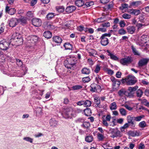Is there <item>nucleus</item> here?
Returning a JSON list of instances; mask_svg holds the SVG:
<instances>
[{
  "label": "nucleus",
  "mask_w": 149,
  "mask_h": 149,
  "mask_svg": "<svg viewBox=\"0 0 149 149\" xmlns=\"http://www.w3.org/2000/svg\"><path fill=\"white\" fill-rule=\"evenodd\" d=\"M63 116L66 119H71L74 117L76 115L74 112L72 107L67 108L64 109L62 113Z\"/></svg>",
  "instance_id": "nucleus-1"
},
{
  "label": "nucleus",
  "mask_w": 149,
  "mask_h": 149,
  "mask_svg": "<svg viewBox=\"0 0 149 149\" xmlns=\"http://www.w3.org/2000/svg\"><path fill=\"white\" fill-rule=\"evenodd\" d=\"M77 59L74 56H70L65 60L63 64L65 67L68 69H71L76 63Z\"/></svg>",
  "instance_id": "nucleus-2"
},
{
  "label": "nucleus",
  "mask_w": 149,
  "mask_h": 149,
  "mask_svg": "<svg viewBox=\"0 0 149 149\" xmlns=\"http://www.w3.org/2000/svg\"><path fill=\"white\" fill-rule=\"evenodd\" d=\"M137 81V79L134 76L129 75L128 76L127 84L128 85H132L134 84Z\"/></svg>",
  "instance_id": "nucleus-3"
},
{
  "label": "nucleus",
  "mask_w": 149,
  "mask_h": 149,
  "mask_svg": "<svg viewBox=\"0 0 149 149\" xmlns=\"http://www.w3.org/2000/svg\"><path fill=\"white\" fill-rule=\"evenodd\" d=\"M133 61V59L131 56H128L121 59L120 62L122 65H125L131 63Z\"/></svg>",
  "instance_id": "nucleus-4"
},
{
  "label": "nucleus",
  "mask_w": 149,
  "mask_h": 149,
  "mask_svg": "<svg viewBox=\"0 0 149 149\" xmlns=\"http://www.w3.org/2000/svg\"><path fill=\"white\" fill-rule=\"evenodd\" d=\"M138 87L137 86H136L133 87H129L128 88L127 91V96L130 97L133 96L134 92L137 89Z\"/></svg>",
  "instance_id": "nucleus-5"
},
{
  "label": "nucleus",
  "mask_w": 149,
  "mask_h": 149,
  "mask_svg": "<svg viewBox=\"0 0 149 149\" xmlns=\"http://www.w3.org/2000/svg\"><path fill=\"white\" fill-rule=\"evenodd\" d=\"M127 122L130 124L131 128H134L135 127L136 123L134 121V116L132 117L130 115L128 116L127 117Z\"/></svg>",
  "instance_id": "nucleus-6"
},
{
  "label": "nucleus",
  "mask_w": 149,
  "mask_h": 149,
  "mask_svg": "<svg viewBox=\"0 0 149 149\" xmlns=\"http://www.w3.org/2000/svg\"><path fill=\"white\" fill-rule=\"evenodd\" d=\"M8 22L10 27H13L18 24V19L16 18H13L8 20Z\"/></svg>",
  "instance_id": "nucleus-7"
},
{
  "label": "nucleus",
  "mask_w": 149,
  "mask_h": 149,
  "mask_svg": "<svg viewBox=\"0 0 149 149\" xmlns=\"http://www.w3.org/2000/svg\"><path fill=\"white\" fill-rule=\"evenodd\" d=\"M9 44L4 40L0 41V48L1 50H7L9 47Z\"/></svg>",
  "instance_id": "nucleus-8"
},
{
  "label": "nucleus",
  "mask_w": 149,
  "mask_h": 149,
  "mask_svg": "<svg viewBox=\"0 0 149 149\" xmlns=\"http://www.w3.org/2000/svg\"><path fill=\"white\" fill-rule=\"evenodd\" d=\"M111 80L112 82V86L115 87H119L120 84V81L118 79H116L114 77L112 76L111 77Z\"/></svg>",
  "instance_id": "nucleus-9"
},
{
  "label": "nucleus",
  "mask_w": 149,
  "mask_h": 149,
  "mask_svg": "<svg viewBox=\"0 0 149 149\" xmlns=\"http://www.w3.org/2000/svg\"><path fill=\"white\" fill-rule=\"evenodd\" d=\"M32 22L33 25L36 27L40 26L42 24L41 20L38 18H33L32 19Z\"/></svg>",
  "instance_id": "nucleus-10"
},
{
  "label": "nucleus",
  "mask_w": 149,
  "mask_h": 149,
  "mask_svg": "<svg viewBox=\"0 0 149 149\" xmlns=\"http://www.w3.org/2000/svg\"><path fill=\"white\" fill-rule=\"evenodd\" d=\"M100 39V43L103 46H105L109 43V40L107 38H104L101 36Z\"/></svg>",
  "instance_id": "nucleus-11"
},
{
  "label": "nucleus",
  "mask_w": 149,
  "mask_h": 149,
  "mask_svg": "<svg viewBox=\"0 0 149 149\" xmlns=\"http://www.w3.org/2000/svg\"><path fill=\"white\" fill-rule=\"evenodd\" d=\"M128 12L132 15L137 16L141 13L140 10L136 9H130L128 10Z\"/></svg>",
  "instance_id": "nucleus-12"
},
{
  "label": "nucleus",
  "mask_w": 149,
  "mask_h": 149,
  "mask_svg": "<svg viewBox=\"0 0 149 149\" xmlns=\"http://www.w3.org/2000/svg\"><path fill=\"white\" fill-rule=\"evenodd\" d=\"M148 62V60L146 58H143L140 60L138 63L139 67H142L146 65Z\"/></svg>",
  "instance_id": "nucleus-13"
},
{
  "label": "nucleus",
  "mask_w": 149,
  "mask_h": 149,
  "mask_svg": "<svg viewBox=\"0 0 149 149\" xmlns=\"http://www.w3.org/2000/svg\"><path fill=\"white\" fill-rule=\"evenodd\" d=\"M81 126L84 128L86 129V132H89L91 131L89 129V128L91 126V124L89 122H84L83 123Z\"/></svg>",
  "instance_id": "nucleus-14"
},
{
  "label": "nucleus",
  "mask_w": 149,
  "mask_h": 149,
  "mask_svg": "<svg viewBox=\"0 0 149 149\" xmlns=\"http://www.w3.org/2000/svg\"><path fill=\"white\" fill-rule=\"evenodd\" d=\"M128 33L131 34H133L135 31V27L133 26H128L127 28Z\"/></svg>",
  "instance_id": "nucleus-15"
},
{
  "label": "nucleus",
  "mask_w": 149,
  "mask_h": 149,
  "mask_svg": "<svg viewBox=\"0 0 149 149\" xmlns=\"http://www.w3.org/2000/svg\"><path fill=\"white\" fill-rule=\"evenodd\" d=\"M76 9L75 6H69L66 8V11L68 13H72Z\"/></svg>",
  "instance_id": "nucleus-16"
},
{
  "label": "nucleus",
  "mask_w": 149,
  "mask_h": 149,
  "mask_svg": "<svg viewBox=\"0 0 149 149\" xmlns=\"http://www.w3.org/2000/svg\"><path fill=\"white\" fill-rule=\"evenodd\" d=\"M49 123L51 126L53 127L57 126L58 122L54 118H51L49 120Z\"/></svg>",
  "instance_id": "nucleus-17"
},
{
  "label": "nucleus",
  "mask_w": 149,
  "mask_h": 149,
  "mask_svg": "<svg viewBox=\"0 0 149 149\" xmlns=\"http://www.w3.org/2000/svg\"><path fill=\"white\" fill-rule=\"evenodd\" d=\"M43 35L45 38L49 39L52 37V33L50 31H47L43 33Z\"/></svg>",
  "instance_id": "nucleus-18"
},
{
  "label": "nucleus",
  "mask_w": 149,
  "mask_h": 149,
  "mask_svg": "<svg viewBox=\"0 0 149 149\" xmlns=\"http://www.w3.org/2000/svg\"><path fill=\"white\" fill-rule=\"evenodd\" d=\"M53 40L54 42L58 44H60L62 41L61 38L58 36H54L53 38Z\"/></svg>",
  "instance_id": "nucleus-19"
},
{
  "label": "nucleus",
  "mask_w": 149,
  "mask_h": 149,
  "mask_svg": "<svg viewBox=\"0 0 149 149\" xmlns=\"http://www.w3.org/2000/svg\"><path fill=\"white\" fill-rule=\"evenodd\" d=\"M127 91H126L124 89H121L118 92V95L120 96H122L124 95H125L127 96Z\"/></svg>",
  "instance_id": "nucleus-20"
},
{
  "label": "nucleus",
  "mask_w": 149,
  "mask_h": 149,
  "mask_svg": "<svg viewBox=\"0 0 149 149\" xmlns=\"http://www.w3.org/2000/svg\"><path fill=\"white\" fill-rule=\"evenodd\" d=\"M107 52L108 54V55L110 56L111 59L115 61H117L118 59V57L111 53L109 50H107Z\"/></svg>",
  "instance_id": "nucleus-21"
},
{
  "label": "nucleus",
  "mask_w": 149,
  "mask_h": 149,
  "mask_svg": "<svg viewBox=\"0 0 149 149\" xmlns=\"http://www.w3.org/2000/svg\"><path fill=\"white\" fill-rule=\"evenodd\" d=\"M76 6L78 7H81L84 5V2L83 0H76L75 3Z\"/></svg>",
  "instance_id": "nucleus-22"
},
{
  "label": "nucleus",
  "mask_w": 149,
  "mask_h": 149,
  "mask_svg": "<svg viewBox=\"0 0 149 149\" xmlns=\"http://www.w3.org/2000/svg\"><path fill=\"white\" fill-rule=\"evenodd\" d=\"M132 52L134 55L140 56V53L137 50L136 48L133 45L131 46Z\"/></svg>",
  "instance_id": "nucleus-23"
},
{
  "label": "nucleus",
  "mask_w": 149,
  "mask_h": 149,
  "mask_svg": "<svg viewBox=\"0 0 149 149\" xmlns=\"http://www.w3.org/2000/svg\"><path fill=\"white\" fill-rule=\"evenodd\" d=\"M63 46L65 48V50H71L72 49V46L70 43L66 42L64 43Z\"/></svg>",
  "instance_id": "nucleus-24"
},
{
  "label": "nucleus",
  "mask_w": 149,
  "mask_h": 149,
  "mask_svg": "<svg viewBox=\"0 0 149 149\" xmlns=\"http://www.w3.org/2000/svg\"><path fill=\"white\" fill-rule=\"evenodd\" d=\"M81 72L82 74H88L90 72V70L89 68H82Z\"/></svg>",
  "instance_id": "nucleus-25"
},
{
  "label": "nucleus",
  "mask_w": 149,
  "mask_h": 149,
  "mask_svg": "<svg viewBox=\"0 0 149 149\" xmlns=\"http://www.w3.org/2000/svg\"><path fill=\"white\" fill-rule=\"evenodd\" d=\"M85 115L86 116H90L92 113L91 110L89 108H86L84 110Z\"/></svg>",
  "instance_id": "nucleus-26"
},
{
  "label": "nucleus",
  "mask_w": 149,
  "mask_h": 149,
  "mask_svg": "<svg viewBox=\"0 0 149 149\" xmlns=\"http://www.w3.org/2000/svg\"><path fill=\"white\" fill-rule=\"evenodd\" d=\"M84 106L86 107H90L92 104L91 102L88 100H84Z\"/></svg>",
  "instance_id": "nucleus-27"
},
{
  "label": "nucleus",
  "mask_w": 149,
  "mask_h": 149,
  "mask_svg": "<svg viewBox=\"0 0 149 149\" xmlns=\"http://www.w3.org/2000/svg\"><path fill=\"white\" fill-rule=\"evenodd\" d=\"M129 133L130 135L132 137L138 136L139 135V132L136 131H130Z\"/></svg>",
  "instance_id": "nucleus-28"
},
{
  "label": "nucleus",
  "mask_w": 149,
  "mask_h": 149,
  "mask_svg": "<svg viewBox=\"0 0 149 149\" xmlns=\"http://www.w3.org/2000/svg\"><path fill=\"white\" fill-rule=\"evenodd\" d=\"M114 134L116 137H120L123 136L122 133L117 129L116 131Z\"/></svg>",
  "instance_id": "nucleus-29"
},
{
  "label": "nucleus",
  "mask_w": 149,
  "mask_h": 149,
  "mask_svg": "<svg viewBox=\"0 0 149 149\" xmlns=\"http://www.w3.org/2000/svg\"><path fill=\"white\" fill-rule=\"evenodd\" d=\"M27 18L26 17H23L18 19V23L21 22L22 24H25L27 22Z\"/></svg>",
  "instance_id": "nucleus-30"
},
{
  "label": "nucleus",
  "mask_w": 149,
  "mask_h": 149,
  "mask_svg": "<svg viewBox=\"0 0 149 149\" xmlns=\"http://www.w3.org/2000/svg\"><path fill=\"white\" fill-rule=\"evenodd\" d=\"M96 86L95 84H92L90 86L91 88L90 89V91L92 92H97Z\"/></svg>",
  "instance_id": "nucleus-31"
},
{
  "label": "nucleus",
  "mask_w": 149,
  "mask_h": 149,
  "mask_svg": "<svg viewBox=\"0 0 149 149\" xmlns=\"http://www.w3.org/2000/svg\"><path fill=\"white\" fill-rule=\"evenodd\" d=\"M89 55L90 56H95V55L97 54V52L94 49H91L89 52Z\"/></svg>",
  "instance_id": "nucleus-32"
},
{
  "label": "nucleus",
  "mask_w": 149,
  "mask_h": 149,
  "mask_svg": "<svg viewBox=\"0 0 149 149\" xmlns=\"http://www.w3.org/2000/svg\"><path fill=\"white\" fill-rule=\"evenodd\" d=\"M94 4V2L93 1L87 2L84 5V8H86L89 7Z\"/></svg>",
  "instance_id": "nucleus-33"
},
{
  "label": "nucleus",
  "mask_w": 149,
  "mask_h": 149,
  "mask_svg": "<svg viewBox=\"0 0 149 149\" xmlns=\"http://www.w3.org/2000/svg\"><path fill=\"white\" fill-rule=\"evenodd\" d=\"M93 139V137L92 136H87L85 138V141L88 142L90 143L92 142Z\"/></svg>",
  "instance_id": "nucleus-34"
},
{
  "label": "nucleus",
  "mask_w": 149,
  "mask_h": 149,
  "mask_svg": "<svg viewBox=\"0 0 149 149\" xmlns=\"http://www.w3.org/2000/svg\"><path fill=\"white\" fill-rule=\"evenodd\" d=\"M143 92L141 89H139L137 90L136 92V96L137 97H141L143 94Z\"/></svg>",
  "instance_id": "nucleus-35"
},
{
  "label": "nucleus",
  "mask_w": 149,
  "mask_h": 149,
  "mask_svg": "<svg viewBox=\"0 0 149 149\" xmlns=\"http://www.w3.org/2000/svg\"><path fill=\"white\" fill-rule=\"evenodd\" d=\"M120 114L123 116H125L126 115L127 113L126 111L123 108H121L119 110Z\"/></svg>",
  "instance_id": "nucleus-36"
},
{
  "label": "nucleus",
  "mask_w": 149,
  "mask_h": 149,
  "mask_svg": "<svg viewBox=\"0 0 149 149\" xmlns=\"http://www.w3.org/2000/svg\"><path fill=\"white\" fill-rule=\"evenodd\" d=\"M101 69V67L100 66V64H97L95 66V68L94 70V72L96 73H98L100 71Z\"/></svg>",
  "instance_id": "nucleus-37"
},
{
  "label": "nucleus",
  "mask_w": 149,
  "mask_h": 149,
  "mask_svg": "<svg viewBox=\"0 0 149 149\" xmlns=\"http://www.w3.org/2000/svg\"><path fill=\"white\" fill-rule=\"evenodd\" d=\"M55 16L54 13H49L47 15L46 18L48 20L52 19Z\"/></svg>",
  "instance_id": "nucleus-38"
},
{
  "label": "nucleus",
  "mask_w": 149,
  "mask_h": 149,
  "mask_svg": "<svg viewBox=\"0 0 149 149\" xmlns=\"http://www.w3.org/2000/svg\"><path fill=\"white\" fill-rule=\"evenodd\" d=\"M110 109L111 110H115L117 108V105L116 103L115 102H113L111 103L110 104Z\"/></svg>",
  "instance_id": "nucleus-39"
},
{
  "label": "nucleus",
  "mask_w": 149,
  "mask_h": 149,
  "mask_svg": "<svg viewBox=\"0 0 149 149\" xmlns=\"http://www.w3.org/2000/svg\"><path fill=\"white\" fill-rule=\"evenodd\" d=\"M134 117L135 121L137 122H139L141 121V119L144 117V116L143 115H141L136 117L134 116Z\"/></svg>",
  "instance_id": "nucleus-40"
},
{
  "label": "nucleus",
  "mask_w": 149,
  "mask_h": 149,
  "mask_svg": "<svg viewBox=\"0 0 149 149\" xmlns=\"http://www.w3.org/2000/svg\"><path fill=\"white\" fill-rule=\"evenodd\" d=\"M148 38V37L146 35H143L141 37V40L143 41V42L145 43H146L148 42L147 40Z\"/></svg>",
  "instance_id": "nucleus-41"
},
{
  "label": "nucleus",
  "mask_w": 149,
  "mask_h": 149,
  "mask_svg": "<svg viewBox=\"0 0 149 149\" xmlns=\"http://www.w3.org/2000/svg\"><path fill=\"white\" fill-rule=\"evenodd\" d=\"M138 125L140 127L143 128L146 126V124L145 121H143L139 123Z\"/></svg>",
  "instance_id": "nucleus-42"
},
{
  "label": "nucleus",
  "mask_w": 149,
  "mask_h": 149,
  "mask_svg": "<svg viewBox=\"0 0 149 149\" xmlns=\"http://www.w3.org/2000/svg\"><path fill=\"white\" fill-rule=\"evenodd\" d=\"M118 33L120 35H123L126 34L127 32L123 28H121L118 30Z\"/></svg>",
  "instance_id": "nucleus-43"
},
{
  "label": "nucleus",
  "mask_w": 149,
  "mask_h": 149,
  "mask_svg": "<svg viewBox=\"0 0 149 149\" xmlns=\"http://www.w3.org/2000/svg\"><path fill=\"white\" fill-rule=\"evenodd\" d=\"M46 25L47 28L48 29H53L54 28V26L50 23H47Z\"/></svg>",
  "instance_id": "nucleus-44"
},
{
  "label": "nucleus",
  "mask_w": 149,
  "mask_h": 149,
  "mask_svg": "<svg viewBox=\"0 0 149 149\" xmlns=\"http://www.w3.org/2000/svg\"><path fill=\"white\" fill-rule=\"evenodd\" d=\"M94 100L95 102L96 103L97 106L100 107L99 105L100 103V99L97 97L96 96L94 97Z\"/></svg>",
  "instance_id": "nucleus-45"
},
{
  "label": "nucleus",
  "mask_w": 149,
  "mask_h": 149,
  "mask_svg": "<svg viewBox=\"0 0 149 149\" xmlns=\"http://www.w3.org/2000/svg\"><path fill=\"white\" fill-rule=\"evenodd\" d=\"M107 31V29L106 28L103 27L102 28H99L97 29L96 31L97 32L101 31L102 32H105Z\"/></svg>",
  "instance_id": "nucleus-46"
},
{
  "label": "nucleus",
  "mask_w": 149,
  "mask_h": 149,
  "mask_svg": "<svg viewBox=\"0 0 149 149\" xmlns=\"http://www.w3.org/2000/svg\"><path fill=\"white\" fill-rule=\"evenodd\" d=\"M91 80V79L89 77H84L82 79V81L84 83L89 82Z\"/></svg>",
  "instance_id": "nucleus-47"
},
{
  "label": "nucleus",
  "mask_w": 149,
  "mask_h": 149,
  "mask_svg": "<svg viewBox=\"0 0 149 149\" xmlns=\"http://www.w3.org/2000/svg\"><path fill=\"white\" fill-rule=\"evenodd\" d=\"M122 17L125 19H130L131 16L130 15L124 13L122 15Z\"/></svg>",
  "instance_id": "nucleus-48"
},
{
  "label": "nucleus",
  "mask_w": 149,
  "mask_h": 149,
  "mask_svg": "<svg viewBox=\"0 0 149 149\" xmlns=\"http://www.w3.org/2000/svg\"><path fill=\"white\" fill-rule=\"evenodd\" d=\"M141 3L140 1L133 2L131 3V5L132 6H138Z\"/></svg>",
  "instance_id": "nucleus-49"
},
{
  "label": "nucleus",
  "mask_w": 149,
  "mask_h": 149,
  "mask_svg": "<svg viewBox=\"0 0 149 149\" xmlns=\"http://www.w3.org/2000/svg\"><path fill=\"white\" fill-rule=\"evenodd\" d=\"M82 86L81 85H75L72 87V88L73 90H78L81 88Z\"/></svg>",
  "instance_id": "nucleus-50"
},
{
  "label": "nucleus",
  "mask_w": 149,
  "mask_h": 149,
  "mask_svg": "<svg viewBox=\"0 0 149 149\" xmlns=\"http://www.w3.org/2000/svg\"><path fill=\"white\" fill-rule=\"evenodd\" d=\"M23 140H25L27 142H30V143H32L33 141V139L29 137H25L23 139Z\"/></svg>",
  "instance_id": "nucleus-51"
},
{
  "label": "nucleus",
  "mask_w": 149,
  "mask_h": 149,
  "mask_svg": "<svg viewBox=\"0 0 149 149\" xmlns=\"http://www.w3.org/2000/svg\"><path fill=\"white\" fill-rule=\"evenodd\" d=\"M31 38L35 42H36L38 40L39 38L36 35L31 36Z\"/></svg>",
  "instance_id": "nucleus-52"
},
{
  "label": "nucleus",
  "mask_w": 149,
  "mask_h": 149,
  "mask_svg": "<svg viewBox=\"0 0 149 149\" xmlns=\"http://www.w3.org/2000/svg\"><path fill=\"white\" fill-rule=\"evenodd\" d=\"M101 26L104 28H107L110 26V23L109 22L104 23L101 24Z\"/></svg>",
  "instance_id": "nucleus-53"
},
{
  "label": "nucleus",
  "mask_w": 149,
  "mask_h": 149,
  "mask_svg": "<svg viewBox=\"0 0 149 149\" xmlns=\"http://www.w3.org/2000/svg\"><path fill=\"white\" fill-rule=\"evenodd\" d=\"M16 12V10L14 8H10L8 13L10 15H13Z\"/></svg>",
  "instance_id": "nucleus-54"
},
{
  "label": "nucleus",
  "mask_w": 149,
  "mask_h": 149,
  "mask_svg": "<svg viewBox=\"0 0 149 149\" xmlns=\"http://www.w3.org/2000/svg\"><path fill=\"white\" fill-rule=\"evenodd\" d=\"M17 65L19 66H21L22 65V62L21 60L16 58Z\"/></svg>",
  "instance_id": "nucleus-55"
},
{
  "label": "nucleus",
  "mask_w": 149,
  "mask_h": 149,
  "mask_svg": "<svg viewBox=\"0 0 149 149\" xmlns=\"http://www.w3.org/2000/svg\"><path fill=\"white\" fill-rule=\"evenodd\" d=\"M129 126H130V125L127 122V123H126L125 124H124V126L123 127H121L120 130L122 132L123 131V129H124L125 128H127L128 127H129Z\"/></svg>",
  "instance_id": "nucleus-56"
},
{
  "label": "nucleus",
  "mask_w": 149,
  "mask_h": 149,
  "mask_svg": "<svg viewBox=\"0 0 149 149\" xmlns=\"http://www.w3.org/2000/svg\"><path fill=\"white\" fill-rule=\"evenodd\" d=\"M97 135V138L99 141H102L104 139V136L102 134L98 133Z\"/></svg>",
  "instance_id": "nucleus-57"
},
{
  "label": "nucleus",
  "mask_w": 149,
  "mask_h": 149,
  "mask_svg": "<svg viewBox=\"0 0 149 149\" xmlns=\"http://www.w3.org/2000/svg\"><path fill=\"white\" fill-rule=\"evenodd\" d=\"M121 5L122 6L120 7V9L122 10H123L128 7V5L126 3L122 4Z\"/></svg>",
  "instance_id": "nucleus-58"
},
{
  "label": "nucleus",
  "mask_w": 149,
  "mask_h": 149,
  "mask_svg": "<svg viewBox=\"0 0 149 149\" xmlns=\"http://www.w3.org/2000/svg\"><path fill=\"white\" fill-rule=\"evenodd\" d=\"M46 13V11L44 10H41L39 11L38 13V14L41 16Z\"/></svg>",
  "instance_id": "nucleus-59"
},
{
  "label": "nucleus",
  "mask_w": 149,
  "mask_h": 149,
  "mask_svg": "<svg viewBox=\"0 0 149 149\" xmlns=\"http://www.w3.org/2000/svg\"><path fill=\"white\" fill-rule=\"evenodd\" d=\"M88 30V31L89 33L91 34H92L94 32V30L93 29L91 28H86L85 30V31H87Z\"/></svg>",
  "instance_id": "nucleus-60"
},
{
  "label": "nucleus",
  "mask_w": 149,
  "mask_h": 149,
  "mask_svg": "<svg viewBox=\"0 0 149 149\" xmlns=\"http://www.w3.org/2000/svg\"><path fill=\"white\" fill-rule=\"evenodd\" d=\"M26 15L27 16L30 17H33V13L31 11L28 12Z\"/></svg>",
  "instance_id": "nucleus-61"
},
{
  "label": "nucleus",
  "mask_w": 149,
  "mask_h": 149,
  "mask_svg": "<svg viewBox=\"0 0 149 149\" xmlns=\"http://www.w3.org/2000/svg\"><path fill=\"white\" fill-rule=\"evenodd\" d=\"M103 18L101 17L100 18H98L97 19H95V20L94 21L95 22H97L98 23H100L103 21V20H102Z\"/></svg>",
  "instance_id": "nucleus-62"
},
{
  "label": "nucleus",
  "mask_w": 149,
  "mask_h": 149,
  "mask_svg": "<svg viewBox=\"0 0 149 149\" xmlns=\"http://www.w3.org/2000/svg\"><path fill=\"white\" fill-rule=\"evenodd\" d=\"M119 25L120 27H123L125 25V23L123 20H121L119 23Z\"/></svg>",
  "instance_id": "nucleus-63"
},
{
  "label": "nucleus",
  "mask_w": 149,
  "mask_h": 149,
  "mask_svg": "<svg viewBox=\"0 0 149 149\" xmlns=\"http://www.w3.org/2000/svg\"><path fill=\"white\" fill-rule=\"evenodd\" d=\"M57 10L59 12H63L64 8L62 7H58L57 8Z\"/></svg>",
  "instance_id": "nucleus-64"
}]
</instances>
